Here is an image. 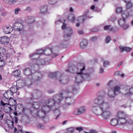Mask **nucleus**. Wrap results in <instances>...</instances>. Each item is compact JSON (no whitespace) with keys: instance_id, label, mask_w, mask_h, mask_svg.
Instances as JSON below:
<instances>
[{"instance_id":"nucleus-1","label":"nucleus","mask_w":133,"mask_h":133,"mask_svg":"<svg viewBox=\"0 0 133 133\" xmlns=\"http://www.w3.org/2000/svg\"><path fill=\"white\" fill-rule=\"evenodd\" d=\"M63 94L61 92L59 95H54L53 99H49L45 102L42 101L45 104H49V105L48 106L43 105L42 109L38 111L37 115L40 118H44L47 113L52 110L55 111L56 114L58 115L55 118L56 119H57L61 114L60 111L59 109V103L63 98Z\"/></svg>"},{"instance_id":"nucleus-2","label":"nucleus","mask_w":133,"mask_h":133,"mask_svg":"<svg viewBox=\"0 0 133 133\" xmlns=\"http://www.w3.org/2000/svg\"><path fill=\"white\" fill-rule=\"evenodd\" d=\"M94 102L98 105V107L93 108L94 112L95 114L101 116L105 119H107L111 116L112 113L110 110L111 105L109 103L105 101L104 96H98L94 100Z\"/></svg>"},{"instance_id":"nucleus-3","label":"nucleus","mask_w":133,"mask_h":133,"mask_svg":"<svg viewBox=\"0 0 133 133\" xmlns=\"http://www.w3.org/2000/svg\"><path fill=\"white\" fill-rule=\"evenodd\" d=\"M74 70H77V75L75 78V82L77 83H79L85 80L89 81L91 79L90 75L89 74L83 73V71L85 69V66L82 63L78 64L77 67H75ZM75 71V70H74Z\"/></svg>"},{"instance_id":"nucleus-4","label":"nucleus","mask_w":133,"mask_h":133,"mask_svg":"<svg viewBox=\"0 0 133 133\" xmlns=\"http://www.w3.org/2000/svg\"><path fill=\"white\" fill-rule=\"evenodd\" d=\"M49 76L51 78H56L60 83L64 84L67 83L69 81L68 78L64 76L62 73L59 72L50 73Z\"/></svg>"},{"instance_id":"nucleus-5","label":"nucleus","mask_w":133,"mask_h":133,"mask_svg":"<svg viewBox=\"0 0 133 133\" xmlns=\"http://www.w3.org/2000/svg\"><path fill=\"white\" fill-rule=\"evenodd\" d=\"M127 115L123 112H119L117 115V117L118 120V124L120 125H124L129 124H133V121L127 119Z\"/></svg>"},{"instance_id":"nucleus-6","label":"nucleus","mask_w":133,"mask_h":133,"mask_svg":"<svg viewBox=\"0 0 133 133\" xmlns=\"http://www.w3.org/2000/svg\"><path fill=\"white\" fill-rule=\"evenodd\" d=\"M23 74L26 76L31 77V78H29L30 79L34 78L37 81L40 80L43 77V75L39 72H36L32 74L31 69L29 68H26L24 70Z\"/></svg>"},{"instance_id":"nucleus-7","label":"nucleus","mask_w":133,"mask_h":133,"mask_svg":"<svg viewBox=\"0 0 133 133\" xmlns=\"http://www.w3.org/2000/svg\"><path fill=\"white\" fill-rule=\"evenodd\" d=\"M32 97L30 98V99L32 100L34 99H37L40 98L42 95V93L39 90L35 89L34 90L31 94Z\"/></svg>"},{"instance_id":"nucleus-8","label":"nucleus","mask_w":133,"mask_h":133,"mask_svg":"<svg viewBox=\"0 0 133 133\" xmlns=\"http://www.w3.org/2000/svg\"><path fill=\"white\" fill-rule=\"evenodd\" d=\"M65 33L64 38L65 41H67L69 40L71 36L73 33V31L71 27H69L65 29Z\"/></svg>"},{"instance_id":"nucleus-9","label":"nucleus","mask_w":133,"mask_h":133,"mask_svg":"<svg viewBox=\"0 0 133 133\" xmlns=\"http://www.w3.org/2000/svg\"><path fill=\"white\" fill-rule=\"evenodd\" d=\"M86 110L85 107L82 106L78 108L75 109L73 112V114L75 115L82 114L85 113Z\"/></svg>"},{"instance_id":"nucleus-10","label":"nucleus","mask_w":133,"mask_h":133,"mask_svg":"<svg viewBox=\"0 0 133 133\" xmlns=\"http://www.w3.org/2000/svg\"><path fill=\"white\" fill-rule=\"evenodd\" d=\"M13 27L15 30L16 31H22L24 30V25L19 22H15L14 24Z\"/></svg>"},{"instance_id":"nucleus-11","label":"nucleus","mask_w":133,"mask_h":133,"mask_svg":"<svg viewBox=\"0 0 133 133\" xmlns=\"http://www.w3.org/2000/svg\"><path fill=\"white\" fill-rule=\"evenodd\" d=\"M10 92L9 91H6L3 94V96L5 98L8 99H9V102L10 103H11V105L12 106H15L17 104L16 101L12 98L13 96H11L10 97L8 96V92Z\"/></svg>"},{"instance_id":"nucleus-12","label":"nucleus","mask_w":133,"mask_h":133,"mask_svg":"<svg viewBox=\"0 0 133 133\" xmlns=\"http://www.w3.org/2000/svg\"><path fill=\"white\" fill-rule=\"evenodd\" d=\"M65 102L66 105H71L74 103L75 100L72 97H68L66 98Z\"/></svg>"},{"instance_id":"nucleus-13","label":"nucleus","mask_w":133,"mask_h":133,"mask_svg":"<svg viewBox=\"0 0 133 133\" xmlns=\"http://www.w3.org/2000/svg\"><path fill=\"white\" fill-rule=\"evenodd\" d=\"M55 48L54 47L52 49L49 48H46L44 50V54L46 56L51 55L53 52V50H55Z\"/></svg>"},{"instance_id":"nucleus-14","label":"nucleus","mask_w":133,"mask_h":133,"mask_svg":"<svg viewBox=\"0 0 133 133\" xmlns=\"http://www.w3.org/2000/svg\"><path fill=\"white\" fill-rule=\"evenodd\" d=\"M18 90V88L17 86L15 85L12 86V87L10 88V90H8V91H9L10 92H8V93L10 94L11 93V96L13 97V94L14 93L16 92Z\"/></svg>"},{"instance_id":"nucleus-15","label":"nucleus","mask_w":133,"mask_h":133,"mask_svg":"<svg viewBox=\"0 0 133 133\" xmlns=\"http://www.w3.org/2000/svg\"><path fill=\"white\" fill-rule=\"evenodd\" d=\"M3 30L4 33L6 34H10L12 31L11 26H5L3 28Z\"/></svg>"},{"instance_id":"nucleus-16","label":"nucleus","mask_w":133,"mask_h":133,"mask_svg":"<svg viewBox=\"0 0 133 133\" xmlns=\"http://www.w3.org/2000/svg\"><path fill=\"white\" fill-rule=\"evenodd\" d=\"M88 43V41L86 39H83L80 44L81 47L83 49L85 48L87 46Z\"/></svg>"},{"instance_id":"nucleus-17","label":"nucleus","mask_w":133,"mask_h":133,"mask_svg":"<svg viewBox=\"0 0 133 133\" xmlns=\"http://www.w3.org/2000/svg\"><path fill=\"white\" fill-rule=\"evenodd\" d=\"M111 89L114 91V93L116 94L117 95L120 93V90L121 88L119 86H115L112 88Z\"/></svg>"},{"instance_id":"nucleus-18","label":"nucleus","mask_w":133,"mask_h":133,"mask_svg":"<svg viewBox=\"0 0 133 133\" xmlns=\"http://www.w3.org/2000/svg\"><path fill=\"white\" fill-rule=\"evenodd\" d=\"M9 39L7 37L3 36L1 37L0 41L1 43L5 44V43H8L9 42Z\"/></svg>"},{"instance_id":"nucleus-19","label":"nucleus","mask_w":133,"mask_h":133,"mask_svg":"<svg viewBox=\"0 0 133 133\" xmlns=\"http://www.w3.org/2000/svg\"><path fill=\"white\" fill-rule=\"evenodd\" d=\"M76 90H77V89L75 87H74L71 86H69L67 87V88L65 91V92L68 94L71 92L73 91Z\"/></svg>"},{"instance_id":"nucleus-20","label":"nucleus","mask_w":133,"mask_h":133,"mask_svg":"<svg viewBox=\"0 0 133 133\" xmlns=\"http://www.w3.org/2000/svg\"><path fill=\"white\" fill-rule=\"evenodd\" d=\"M48 7L47 5H43L40 8V11L41 13L45 14L47 12Z\"/></svg>"},{"instance_id":"nucleus-21","label":"nucleus","mask_w":133,"mask_h":133,"mask_svg":"<svg viewBox=\"0 0 133 133\" xmlns=\"http://www.w3.org/2000/svg\"><path fill=\"white\" fill-rule=\"evenodd\" d=\"M46 64V62L43 59H38L37 60L36 64L37 65H44Z\"/></svg>"},{"instance_id":"nucleus-22","label":"nucleus","mask_w":133,"mask_h":133,"mask_svg":"<svg viewBox=\"0 0 133 133\" xmlns=\"http://www.w3.org/2000/svg\"><path fill=\"white\" fill-rule=\"evenodd\" d=\"M133 94V87H131L129 89L127 90L125 94L126 96H128Z\"/></svg>"},{"instance_id":"nucleus-23","label":"nucleus","mask_w":133,"mask_h":133,"mask_svg":"<svg viewBox=\"0 0 133 133\" xmlns=\"http://www.w3.org/2000/svg\"><path fill=\"white\" fill-rule=\"evenodd\" d=\"M122 16L123 18L126 19L129 16V12L127 10L123 11L122 13Z\"/></svg>"},{"instance_id":"nucleus-24","label":"nucleus","mask_w":133,"mask_h":133,"mask_svg":"<svg viewBox=\"0 0 133 133\" xmlns=\"http://www.w3.org/2000/svg\"><path fill=\"white\" fill-rule=\"evenodd\" d=\"M125 19L123 17L120 19L118 21V23L119 25L122 26L125 24L126 23Z\"/></svg>"},{"instance_id":"nucleus-25","label":"nucleus","mask_w":133,"mask_h":133,"mask_svg":"<svg viewBox=\"0 0 133 133\" xmlns=\"http://www.w3.org/2000/svg\"><path fill=\"white\" fill-rule=\"evenodd\" d=\"M116 95H117L116 94L114 93V91L112 89L109 91L108 96L110 97H114Z\"/></svg>"},{"instance_id":"nucleus-26","label":"nucleus","mask_w":133,"mask_h":133,"mask_svg":"<svg viewBox=\"0 0 133 133\" xmlns=\"http://www.w3.org/2000/svg\"><path fill=\"white\" fill-rule=\"evenodd\" d=\"M110 123L111 125L116 126L117 125V124H118V119H113L111 120Z\"/></svg>"},{"instance_id":"nucleus-27","label":"nucleus","mask_w":133,"mask_h":133,"mask_svg":"<svg viewBox=\"0 0 133 133\" xmlns=\"http://www.w3.org/2000/svg\"><path fill=\"white\" fill-rule=\"evenodd\" d=\"M86 14H85V15L83 16L78 17L77 18V20L80 23L83 22L84 21L85 18L86 17Z\"/></svg>"},{"instance_id":"nucleus-28","label":"nucleus","mask_w":133,"mask_h":133,"mask_svg":"<svg viewBox=\"0 0 133 133\" xmlns=\"http://www.w3.org/2000/svg\"><path fill=\"white\" fill-rule=\"evenodd\" d=\"M31 105L33 108L36 109H38L39 108L40 105L39 103L38 102H34L33 103H31Z\"/></svg>"},{"instance_id":"nucleus-29","label":"nucleus","mask_w":133,"mask_h":133,"mask_svg":"<svg viewBox=\"0 0 133 133\" xmlns=\"http://www.w3.org/2000/svg\"><path fill=\"white\" fill-rule=\"evenodd\" d=\"M39 55L35 52V53L32 54L30 55V57L32 59H36L38 57Z\"/></svg>"},{"instance_id":"nucleus-30","label":"nucleus","mask_w":133,"mask_h":133,"mask_svg":"<svg viewBox=\"0 0 133 133\" xmlns=\"http://www.w3.org/2000/svg\"><path fill=\"white\" fill-rule=\"evenodd\" d=\"M68 19L70 21L73 23L74 22V21L76 19V18L74 15H71L69 16Z\"/></svg>"},{"instance_id":"nucleus-31","label":"nucleus","mask_w":133,"mask_h":133,"mask_svg":"<svg viewBox=\"0 0 133 133\" xmlns=\"http://www.w3.org/2000/svg\"><path fill=\"white\" fill-rule=\"evenodd\" d=\"M126 8L128 9L132 8L133 6V4L132 3L129 1L127 3Z\"/></svg>"},{"instance_id":"nucleus-32","label":"nucleus","mask_w":133,"mask_h":133,"mask_svg":"<svg viewBox=\"0 0 133 133\" xmlns=\"http://www.w3.org/2000/svg\"><path fill=\"white\" fill-rule=\"evenodd\" d=\"M104 29L106 30L111 31L113 30V28L110 25H106L104 27Z\"/></svg>"},{"instance_id":"nucleus-33","label":"nucleus","mask_w":133,"mask_h":133,"mask_svg":"<svg viewBox=\"0 0 133 133\" xmlns=\"http://www.w3.org/2000/svg\"><path fill=\"white\" fill-rule=\"evenodd\" d=\"M34 21V17L32 16H29L28 17V22L29 23H33Z\"/></svg>"},{"instance_id":"nucleus-34","label":"nucleus","mask_w":133,"mask_h":133,"mask_svg":"<svg viewBox=\"0 0 133 133\" xmlns=\"http://www.w3.org/2000/svg\"><path fill=\"white\" fill-rule=\"evenodd\" d=\"M36 52L38 55L44 54V50L42 49L38 50L36 51Z\"/></svg>"},{"instance_id":"nucleus-35","label":"nucleus","mask_w":133,"mask_h":133,"mask_svg":"<svg viewBox=\"0 0 133 133\" xmlns=\"http://www.w3.org/2000/svg\"><path fill=\"white\" fill-rule=\"evenodd\" d=\"M36 126L39 129H44L45 128L44 126L41 123H37L36 124Z\"/></svg>"},{"instance_id":"nucleus-36","label":"nucleus","mask_w":133,"mask_h":133,"mask_svg":"<svg viewBox=\"0 0 133 133\" xmlns=\"http://www.w3.org/2000/svg\"><path fill=\"white\" fill-rule=\"evenodd\" d=\"M67 130L68 133H73L74 132V129L73 127H70Z\"/></svg>"},{"instance_id":"nucleus-37","label":"nucleus","mask_w":133,"mask_h":133,"mask_svg":"<svg viewBox=\"0 0 133 133\" xmlns=\"http://www.w3.org/2000/svg\"><path fill=\"white\" fill-rule=\"evenodd\" d=\"M122 8L121 7H119L117 8L116 9V12L117 13H122L123 11Z\"/></svg>"},{"instance_id":"nucleus-38","label":"nucleus","mask_w":133,"mask_h":133,"mask_svg":"<svg viewBox=\"0 0 133 133\" xmlns=\"http://www.w3.org/2000/svg\"><path fill=\"white\" fill-rule=\"evenodd\" d=\"M5 61L3 60H0V68H2L4 66L5 64Z\"/></svg>"},{"instance_id":"nucleus-39","label":"nucleus","mask_w":133,"mask_h":133,"mask_svg":"<svg viewBox=\"0 0 133 133\" xmlns=\"http://www.w3.org/2000/svg\"><path fill=\"white\" fill-rule=\"evenodd\" d=\"M58 0H49V3L51 4H54L56 3Z\"/></svg>"},{"instance_id":"nucleus-40","label":"nucleus","mask_w":133,"mask_h":133,"mask_svg":"<svg viewBox=\"0 0 133 133\" xmlns=\"http://www.w3.org/2000/svg\"><path fill=\"white\" fill-rule=\"evenodd\" d=\"M122 26V28L123 30H125L128 28L129 25L128 24H125V23Z\"/></svg>"},{"instance_id":"nucleus-41","label":"nucleus","mask_w":133,"mask_h":133,"mask_svg":"<svg viewBox=\"0 0 133 133\" xmlns=\"http://www.w3.org/2000/svg\"><path fill=\"white\" fill-rule=\"evenodd\" d=\"M18 70H16L14 71L13 72L14 75L15 77L18 76L19 74V73L18 72Z\"/></svg>"},{"instance_id":"nucleus-42","label":"nucleus","mask_w":133,"mask_h":133,"mask_svg":"<svg viewBox=\"0 0 133 133\" xmlns=\"http://www.w3.org/2000/svg\"><path fill=\"white\" fill-rule=\"evenodd\" d=\"M119 48L120 49V52H122L125 51V47H124L122 46H119Z\"/></svg>"},{"instance_id":"nucleus-43","label":"nucleus","mask_w":133,"mask_h":133,"mask_svg":"<svg viewBox=\"0 0 133 133\" xmlns=\"http://www.w3.org/2000/svg\"><path fill=\"white\" fill-rule=\"evenodd\" d=\"M17 0H8V3L10 4L15 3Z\"/></svg>"},{"instance_id":"nucleus-44","label":"nucleus","mask_w":133,"mask_h":133,"mask_svg":"<svg viewBox=\"0 0 133 133\" xmlns=\"http://www.w3.org/2000/svg\"><path fill=\"white\" fill-rule=\"evenodd\" d=\"M111 40V38L109 36H107L105 39V42L106 43H109V42Z\"/></svg>"},{"instance_id":"nucleus-45","label":"nucleus","mask_w":133,"mask_h":133,"mask_svg":"<svg viewBox=\"0 0 133 133\" xmlns=\"http://www.w3.org/2000/svg\"><path fill=\"white\" fill-rule=\"evenodd\" d=\"M109 62L108 61H106L103 62V65L104 67L109 65Z\"/></svg>"},{"instance_id":"nucleus-46","label":"nucleus","mask_w":133,"mask_h":133,"mask_svg":"<svg viewBox=\"0 0 133 133\" xmlns=\"http://www.w3.org/2000/svg\"><path fill=\"white\" fill-rule=\"evenodd\" d=\"M98 28L96 26L93 29H92L91 31L93 32H96L98 31Z\"/></svg>"},{"instance_id":"nucleus-47","label":"nucleus","mask_w":133,"mask_h":133,"mask_svg":"<svg viewBox=\"0 0 133 133\" xmlns=\"http://www.w3.org/2000/svg\"><path fill=\"white\" fill-rule=\"evenodd\" d=\"M114 83L112 80H111L108 83V85L110 87H111V86L113 85Z\"/></svg>"},{"instance_id":"nucleus-48","label":"nucleus","mask_w":133,"mask_h":133,"mask_svg":"<svg viewBox=\"0 0 133 133\" xmlns=\"http://www.w3.org/2000/svg\"><path fill=\"white\" fill-rule=\"evenodd\" d=\"M20 10V9L19 8H17L15 10V14H18V11H19Z\"/></svg>"},{"instance_id":"nucleus-49","label":"nucleus","mask_w":133,"mask_h":133,"mask_svg":"<svg viewBox=\"0 0 133 133\" xmlns=\"http://www.w3.org/2000/svg\"><path fill=\"white\" fill-rule=\"evenodd\" d=\"M132 50V48L128 47H125V51L127 52H129L131 51Z\"/></svg>"},{"instance_id":"nucleus-50","label":"nucleus","mask_w":133,"mask_h":133,"mask_svg":"<svg viewBox=\"0 0 133 133\" xmlns=\"http://www.w3.org/2000/svg\"><path fill=\"white\" fill-rule=\"evenodd\" d=\"M104 72V69L102 67H100L99 69V73L100 74L103 73Z\"/></svg>"},{"instance_id":"nucleus-51","label":"nucleus","mask_w":133,"mask_h":133,"mask_svg":"<svg viewBox=\"0 0 133 133\" xmlns=\"http://www.w3.org/2000/svg\"><path fill=\"white\" fill-rule=\"evenodd\" d=\"M55 92V91L53 89H50L48 91V92L50 94L53 93Z\"/></svg>"},{"instance_id":"nucleus-52","label":"nucleus","mask_w":133,"mask_h":133,"mask_svg":"<svg viewBox=\"0 0 133 133\" xmlns=\"http://www.w3.org/2000/svg\"><path fill=\"white\" fill-rule=\"evenodd\" d=\"M4 114L3 113L2 111L0 110V118L1 119H2L3 118L4 116Z\"/></svg>"},{"instance_id":"nucleus-53","label":"nucleus","mask_w":133,"mask_h":133,"mask_svg":"<svg viewBox=\"0 0 133 133\" xmlns=\"http://www.w3.org/2000/svg\"><path fill=\"white\" fill-rule=\"evenodd\" d=\"M86 133H97V132L94 130H91L89 132H85Z\"/></svg>"},{"instance_id":"nucleus-54","label":"nucleus","mask_w":133,"mask_h":133,"mask_svg":"<svg viewBox=\"0 0 133 133\" xmlns=\"http://www.w3.org/2000/svg\"><path fill=\"white\" fill-rule=\"evenodd\" d=\"M6 104V103H4L3 101H1L0 102V104L2 106V108L3 107H4L5 105Z\"/></svg>"},{"instance_id":"nucleus-55","label":"nucleus","mask_w":133,"mask_h":133,"mask_svg":"<svg viewBox=\"0 0 133 133\" xmlns=\"http://www.w3.org/2000/svg\"><path fill=\"white\" fill-rule=\"evenodd\" d=\"M76 129L78 130L79 132H81L83 130V128L82 127H77L76 128Z\"/></svg>"},{"instance_id":"nucleus-56","label":"nucleus","mask_w":133,"mask_h":133,"mask_svg":"<svg viewBox=\"0 0 133 133\" xmlns=\"http://www.w3.org/2000/svg\"><path fill=\"white\" fill-rule=\"evenodd\" d=\"M129 12V16H133V9L131 10Z\"/></svg>"},{"instance_id":"nucleus-57","label":"nucleus","mask_w":133,"mask_h":133,"mask_svg":"<svg viewBox=\"0 0 133 133\" xmlns=\"http://www.w3.org/2000/svg\"><path fill=\"white\" fill-rule=\"evenodd\" d=\"M97 39V37H94L92 38L91 40V41H94L96 40Z\"/></svg>"},{"instance_id":"nucleus-58","label":"nucleus","mask_w":133,"mask_h":133,"mask_svg":"<svg viewBox=\"0 0 133 133\" xmlns=\"http://www.w3.org/2000/svg\"><path fill=\"white\" fill-rule=\"evenodd\" d=\"M115 75L117 76H120L121 75V74L119 71H117L115 72Z\"/></svg>"},{"instance_id":"nucleus-59","label":"nucleus","mask_w":133,"mask_h":133,"mask_svg":"<svg viewBox=\"0 0 133 133\" xmlns=\"http://www.w3.org/2000/svg\"><path fill=\"white\" fill-rule=\"evenodd\" d=\"M46 60L45 61L46 62V63H49L51 62V60L49 58H46Z\"/></svg>"},{"instance_id":"nucleus-60","label":"nucleus","mask_w":133,"mask_h":133,"mask_svg":"<svg viewBox=\"0 0 133 133\" xmlns=\"http://www.w3.org/2000/svg\"><path fill=\"white\" fill-rule=\"evenodd\" d=\"M66 24L65 23H63V25L62 26V28L64 29H65L66 27Z\"/></svg>"},{"instance_id":"nucleus-61","label":"nucleus","mask_w":133,"mask_h":133,"mask_svg":"<svg viewBox=\"0 0 133 133\" xmlns=\"http://www.w3.org/2000/svg\"><path fill=\"white\" fill-rule=\"evenodd\" d=\"M58 54L57 53H54L52 56V58H55L56 57L58 56Z\"/></svg>"},{"instance_id":"nucleus-62","label":"nucleus","mask_w":133,"mask_h":133,"mask_svg":"<svg viewBox=\"0 0 133 133\" xmlns=\"http://www.w3.org/2000/svg\"><path fill=\"white\" fill-rule=\"evenodd\" d=\"M78 33L80 34H82L83 33V32L82 30H79L78 31Z\"/></svg>"},{"instance_id":"nucleus-63","label":"nucleus","mask_w":133,"mask_h":133,"mask_svg":"<svg viewBox=\"0 0 133 133\" xmlns=\"http://www.w3.org/2000/svg\"><path fill=\"white\" fill-rule=\"evenodd\" d=\"M123 63V62L121 61L118 64L117 66L118 67H119Z\"/></svg>"},{"instance_id":"nucleus-64","label":"nucleus","mask_w":133,"mask_h":133,"mask_svg":"<svg viewBox=\"0 0 133 133\" xmlns=\"http://www.w3.org/2000/svg\"><path fill=\"white\" fill-rule=\"evenodd\" d=\"M14 121L15 123H17L18 121V119L17 117H15L14 118Z\"/></svg>"}]
</instances>
